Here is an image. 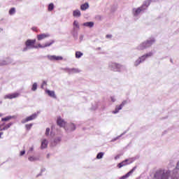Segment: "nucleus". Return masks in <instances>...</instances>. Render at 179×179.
<instances>
[{
    "mask_svg": "<svg viewBox=\"0 0 179 179\" xmlns=\"http://www.w3.org/2000/svg\"><path fill=\"white\" fill-rule=\"evenodd\" d=\"M170 177V171L164 169H158L154 173V179H169Z\"/></svg>",
    "mask_w": 179,
    "mask_h": 179,
    "instance_id": "nucleus-1",
    "label": "nucleus"
},
{
    "mask_svg": "<svg viewBox=\"0 0 179 179\" xmlns=\"http://www.w3.org/2000/svg\"><path fill=\"white\" fill-rule=\"evenodd\" d=\"M25 47L22 49L23 52H26V51H29V50H31L33 48H39L38 45H35L36 39H27L25 41Z\"/></svg>",
    "mask_w": 179,
    "mask_h": 179,
    "instance_id": "nucleus-2",
    "label": "nucleus"
},
{
    "mask_svg": "<svg viewBox=\"0 0 179 179\" xmlns=\"http://www.w3.org/2000/svg\"><path fill=\"white\" fill-rule=\"evenodd\" d=\"M79 30H80V25L79 24V21L74 20L73 22V30L71 31V34L76 40H78Z\"/></svg>",
    "mask_w": 179,
    "mask_h": 179,
    "instance_id": "nucleus-3",
    "label": "nucleus"
},
{
    "mask_svg": "<svg viewBox=\"0 0 179 179\" xmlns=\"http://www.w3.org/2000/svg\"><path fill=\"white\" fill-rule=\"evenodd\" d=\"M38 114H40L39 112L33 113L30 116H28L27 118L23 119L22 120V124H26V122H29V121H33V120H36L37 117H38Z\"/></svg>",
    "mask_w": 179,
    "mask_h": 179,
    "instance_id": "nucleus-4",
    "label": "nucleus"
},
{
    "mask_svg": "<svg viewBox=\"0 0 179 179\" xmlns=\"http://www.w3.org/2000/svg\"><path fill=\"white\" fill-rule=\"evenodd\" d=\"M64 129L67 134H69V132H73V131L76 129V125L73 123H68L64 127Z\"/></svg>",
    "mask_w": 179,
    "mask_h": 179,
    "instance_id": "nucleus-5",
    "label": "nucleus"
},
{
    "mask_svg": "<svg viewBox=\"0 0 179 179\" xmlns=\"http://www.w3.org/2000/svg\"><path fill=\"white\" fill-rule=\"evenodd\" d=\"M18 97H20V92H16L11 94H8L4 96V99H8L9 100H12V99H17Z\"/></svg>",
    "mask_w": 179,
    "mask_h": 179,
    "instance_id": "nucleus-6",
    "label": "nucleus"
},
{
    "mask_svg": "<svg viewBox=\"0 0 179 179\" xmlns=\"http://www.w3.org/2000/svg\"><path fill=\"white\" fill-rule=\"evenodd\" d=\"M12 125H13V123L12 122L6 124L3 127L2 125H0V139L2 138V135H3V132H2L1 131H6L7 129H9V127H12Z\"/></svg>",
    "mask_w": 179,
    "mask_h": 179,
    "instance_id": "nucleus-7",
    "label": "nucleus"
},
{
    "mask_svg": "<svg viewBox=\"0 0 179 179\" xmlns=\"http://www.w3.org/2000/svg\"><path fill=\"white\" fill-rule=\"evenodd\" d=\"M47 58L50 61H62V59H64V57H62V56L50 55L47 56Z\"/></svg>",
    "mask_w": 179,
    "mask_h": 179,
    "instance_id": "nucleus-8",
    "label": "nucleus"
},
{
    "mask_svg": "<svg viewBox=\"0 0 179 179\" xmlns=\"http://www.w3.org/2000/svg\"><path fill=\"white\" fill-rule=\"evenodd\" d=\"M12 62H13V60L10 58L0 59V66H3V65H9V64H12Z\"/></svg>",
    "mask_w": 179,
    "mask_h": 179,
    "instance_id": "nucleus-9",
    "label": "nucleus"
},
{
    "mask_svg": "<svg viewBox=\"0 0 179 179\" xmlns=\"http://www.w3.org/2000/svg\"><path fill=\"white\" fill-rule=\"evenodd\" d=\"M50 34L46 33V34H41L37 35V40L38 41H41L42 40H45V38H48L50 37Z\"/></svg>",
    "mask_w": 179,
    "mask_h": 179,
    "instance_id": "nucleus-10",
    "label": "nucleus"
},
{
    "mask_svg": "<svg viewBox=\"0 0 179 179\" xmlns=\"http://www.w3.org/2000/svg\"><path fill=\"white\" fill-rule=\"evenodd\" d=\"M127 104V101H124L120 105L117 106L115 110L113 111V114H117L120 111V110H122L124 106Z\"/></svg>",
    "mask_w": 179,
    "mask_h": 179,
    "instance_id": "nucleus-11",
    "label": "nucleus"
},
{
    "mask_svg": "<svg viewBox=\"0 0 179 179\" xmlns=\"http://www.w3.org/2000/svg\"><path fill=\"white\" fill-rule=\"evenodd\" d=\"M129 162V159H125L122 162L119 163L117 164L118 169H121L122 167H125V166H128V164H131V163H132V162Z\"/></svg>",
    "mask_w": 179,
    "mask_h": 179,
    "instance_id": "nucleus-12",
    "label": "nucleus"
},
{
    "mask_svg": "<svg viewBox=\"0 0 179 179\" xmlns=\"http://www.w3.org/2000/svg\"><path fill=\"white\" fill-rule=\"evenodd\" d=\"M64 71H66V72H68V73H79V72H80V70H79V69H69V68H66L64 69Z\"/></svg>",
    "mask_w": 179,
    "mask_h": 179,
    "instance_id": "nucleus-13",
    "label": "nucleus"
},
{
    "mask_svg": "<svg viewBox=\"0 0 179 179\" xmlns=\"http://www.w3.org/2000/svg\"><path fill=\"white\" fill-rule=\"evenodd\" d=\"M110 67L112 68V69L113 71H120V69H121L122 66L120 64L112 63L111 65H110Z\"/></svg>",
    "mask_w": 179,
    "mask_h": 179,
    "instance_id": "nucleus-14",
    "label": "nucleus"
},
{
    "mask_svg": "<svg viewBox=\"0 0 179 179\" xmlns=\"http://www.w3.org/2000/svg\"><path fill=\"white\" fill-rule=\"evenodd\" d=\"M61 141H62V136H56L52 143L53 146H57L58 143H61Z\"/></svg>",
    "mask_w": 179,
    "mask_h": 179,
    "instance_id": "nucleus-15",
    "label": "nucleus"
},
{
    "mask_svg": "<svg viewBox=\"0 0 179 179\" xmlns=\"http://www.w3.org/2000/svg\"><path fill=\"white\" fill-rule=\"evenodd\" d=\"M55 41H51V42L45 43L44 45L38 44V46L39 48H45L46 47H50V45H52L54 44Z\"/></svg>",
    "mask_w": 179,
    "mask_h": 179,
    "instance_id": "nucleus-16",
    "label": "nucleus"
},
{
    "mask_svg": "<svg viewBox=\"0 0 179 179\" xmlns=\"http://www.w3.org/2000/svg\"><path fill=\"white\" fill-rule=\"evenodd\" d=\"M136 170V166H134L130 171H129L127 173H126L124 176H122L120 178V179H126L128 178V177H129V176H131V174H132V173H134V171Z\"/></svg>",
    "mask_w": 179,
    "mask_h": 179,
    "instance_id": "nucleus-17",
    "label": "nucleus"
},
{
    "mask_svg": "<svg viewBox=\"0 0 179 179\" xmlns=\"http://www.w3.org/2000/svg\"><path fill=\"white\" fill-rule=\"evenodd\" d=\"M47 146H48V141L44 138L41 141V149H47Z\"/></svg>",
    "mask_w": 179,
    "mask_h": 179,
    "instance_id": "nucleus-18",
    "label": "nucleus"
},
{
    "mask_svg": "<svg viewBox=\"0 0 179 179\" xmlns=\"http://www.w3.org/2000/svg\"><path fill=\"white\" fill-rule=\"evenodd\" d=\"M45 93L50 96V97H52V99H57V95H55V92L51 91L50 90H46Z\"/></svg>",
    "mask_w": 179,
    "mask_h": 179,
    "instance_id": "nucleus-19",
    "label": "nucleus"
},
{
    "mask_svg": "<svg viewBox=\"0 0 179 179\" xmlns=\"http://www.w3.org/2000/svg\"><path fill=\"white\" fill-rule=\"evenodd\" d=\"M152 55H153V53L149 52L139 57V59L141 61V62H143V61H145L146 58H149V57H152Z\"/></svg>",
    "mask_w": 179,
    "mask_h": 179,
    "instance_id": "nucleus-20",
    "label": "nucleus"
},
{
    "mask_svg": "<svg viewBox=\"0 0 179 179\" xmlns=\"http://www.w3.org/2000/svg\"><path fill=\"white\" fill-rule=\"evenodd\" d=\"M57 125H59V127L65 128V127L66 125V123L65 122V120H64L61 118H58L57 119Z\"/></svg>",
    "mask_w": 179,
    "mask_h": 179,
    "instance_id": "nucleus-21",
    "label": "nucleus"
},
{
    "mask_svg": "<svg viewBox=\"0 0 179 179\" xmlns=\"http://www.w3.org/2000/svg\"><path fill=\"white\" fill-rule=\"evenodd\" d=\"M81 15H82V13H80V10H75L73 11V16L74 17H80Z\"/></svg>",
    "mask_w": 179,
    "mask_h": 179,
    "instance_id": "nucleus-22",
    "label": "nucleus"
},
{
    "mask_svg": "<svg viewBox=\"0 0 179 179\" xmlns=\"http://www.w3.org/2000/svg\"><path fill=\"white\" fill-rule=\"evenodd\" d=\"M148 45L146 44V42H143L138 47V50H145V48H148Z\"/></svg>",
    "mask_w": 179,
    "mask_h": 179,
    "instance_id": "nucleus-23",
    "label": "nucleus"
},
{
    "mask_svg": "<svg viewBox=\"0 0 179 179\" xmlns=\"http://www.w3.org/2000/svg\"><path fill=\"white\" fill-rule=\"evenodd\" d=\"M89 3H85L80 6L81 10H86V9H89Z\"/></svg>",
    "mask_w": 179,
    "mask_h": 179,
    "instance_id": "nucleus-24",
    "label": "nucleus"
},
{
    "mask_svg": "<svg viewBox=\"0 0 179 179\" xmlns=\"http://www.w3.org/2000/svg\"><path fill=\"white\" fill-rule=\"evenodd\" d=\"M155 43V39H150L147 41H145V44L147 45V47H150L153 43Z\"/></svg>",
    "mask_w": 179,
    "mask_h": 179,
    "instance_id": "nucleus-25",
    "label": "nucleus"
},
{
    "mask_svg": "<svg viewBox=\"0 0 179 179\" xmlns=\"http://www.w3.org/2000/svg\"><path fill=\"white\" fill-rule=\"evenodd\" d=\"M12 118H15V117L9 115L6 117L1 118V121H9L10 120H12Z\"/></svg>",
    "mask_w": 179,
    "mask_h": 179,
    "instance_id": "nucleus-26",
    "label": "nucleus"
},
{
    "mask_svg": "<svg viewBox=\"0 0 179 179\" xmlns=\"http://www.w3.org/2000/svg\"><path fill=\"white\" fill-rule=\"evenodd\" d=\"M82 57H83V53H82V52H80V51L76 52V58L79 59V58H82Z\"/></svg>",
    "mask_w": 179,
    "mask_h": 179,
    "instance_id": "nucleus-27",
    "label": "nucleus"
},
{
    "mask_svg": "<svg viewBox=\"0 0 179 179\" xmlns=\"http://www.w3.org/2000/svg\"><path fill=\"white\" fill-rule=\"evenodd\" d=\"M28 160L29 162H37V160H38V157L31 156V157H28Z\"/></svg>",
    "mask_w": 179,
    "mask_h": 179,
    "instance_id": "nucleus-28",
    "label": "nucleus"
},
{
    "mask_svg": "<svg viewBox=\"0 0 179 179\" xmlns=\"http://www.w3.org/2000/svg\"><path fill=\"white\" fill-rule=\"evenodd\" d=\"M143 9H142V7L136 9L135 13H134V15L137 16V15H139V13H141V12L143 11Z\"/></svg>",
    "mask_w": 179,
    "mask_h": 179,
    "instance_id": "nucleus-29",
    "label": "nucleus"
},
{
    "mask_svg": "<svg viewBox=\"0 0 179 179\" xmlns=\"http://www.w3.org/2000/svg\"><path fill=\"white\" fill-rule=\"evenodd\" d=\"M15 13H16V8H11L9 10V15H15Z\"/></svg>",
    "mask_w": 179,
    "mask_h": 179,
    "instance_id": "nucleus-30",
    "label": "nucleus"
},
{
    "mask_svg": "<svg viewBox=\"0 0 179 179\" xmlns=\"http://www.w3.org/2000/svg\"><path fill=\"white\" fill-rule=\"evenodd\" d=\"M32 92H36L37 90V83H34L31 87Z\"/></svg>",
    "mask_w": 179,
    "mask_h": 179,
    "instance_id": "nucleus-31",
    "label": "nucleus"
},
{
    "mask_svg": "<svg viewBox=\"0 0 179 179\" xmlns=\"http://www.w3.org/2000/svg\"><path fill=\"white\" fill-rule=\"evenodd\" d=\"M48 10L51 12L52 10H54V3H50L48 5Z\"/></svg>",
    "mask_w": 179,
    "mask_h": 179,
    "instance_id": "nucleus-32",
    "label": "nucleus"
},
{
    "mask_svg": "<svg viewBox=\"0 0 179 179\" xmlns=\"http://www.w3.org/2000/svg\"><path fill=\"white\" fill-rule=\"evenodd\" d=\"M103 156H104V152H99L96 155V159H103Z\"/></svg>",
    "mask_w": 179,
    "mask_h": 179,
    "instance_id": "nucleus-33",
    "label": "nucleus"
},
{
    "mask_svg": "<svg viewBox=\"0 0 179 179\" xmlns=\"http://www.w3.org/2000/svg\"><path fill=\"white\" fill-rule=\"evenodd\" d=\"M25 127H26L27 129H28V131H29V129H31V127H33V124H26Z\"/></svg>",
    "mask_w": 179,
    "mask_h": 179,
    "instance_id": "nucleus-34",
    "label": "nucleus"
},
{
    "mask_svg": "<svg viewBox=\"0 0 179 179\" xmlns=\"http://www.w3.org/2000/svg\"><path fill=\"white\" fill-rule=\"evenodd\" d=\"M141 62L142 61H141L140 59H138L135 62V64H134L135 66H138V65H139V64H141Z\"/></svg>",
    "mask_w": 179,
    "mask_h": 179,
    "instance_id": "nucleus-35",
    "label": "nucleus"
},
{
    "mask_svg": "<svg viewBox=\"0 0 179 179\" xmlns=\"http://www.w3.org/2000/svg\"><path fill=\"white\" fill-rule=\"evenodd\" d=\"M83 26H85L86 27H90V22H85L83 24Z\"/></svg>",
    "mask_w": 179,
    "mask_h": 179,
    "instance_id": "nucleus-36",
    "label": "nucleus"
},
{
    "mask_svg": "<svg viewBox=\"0 0 179 179\" xmlns=\"http://www.w3.org/2000/svg\"><path fill=\"white\" fill-rule=\"evenodd\" d=\"M47 85V81H43L41 87V89H44V86Z\"/></svg>",
    "mask_w": 179,
    "mask_h": 179,
    "instance_id": "nucleus-37",
    "label": "nucleus"
},
{
    "mask_svg": "<svg viewBox=\"0 0 179 179\" xmlns=\"http://www.w3.org/2000/svg\"><path fill=\"white\" fill-rule=\"evenodd\" d=\"M48 135H50V128L48 127L45 131V136H48Z\"/></svg>",
    "mask_w": 179,
    "mask_h": 179,
    "instance_id": "nucleus-38",
    "label": "nucleus"
},
{
    "mask_svg": "<svg viewBox=\"0 0 179 179\" xmlns=\"http://www.w3.org/2000/svg\"><path fill=\"white\" fill-rule=\"evenodd\" d=\"M33 150H34V147L32 146L28 150V153H31V152H33Z\"/></svg>",
    "mask_w": 179,
    "mask_h": 179,
    "instance_id": "nucleus-39",
    "label": "nucleus"
},
{
    "mask_svg": "<svg viewBox=\"0 0 179 179\" xmlns=\"http://www.w3.org/2000/svg\"><path fill=\"white\" fill-rule=\"evenodd\" d=\"M24 153H26L25 150H22L20 152V156H23L24 155Z\"/></svg>",
    "mask_w": 179,
    "mask_h": 179,
    "instance_id": "nucleus-40",
    "label": "nucleus"
},
{
    "mask_svg": "<svg viewBox=\"0 0 179 179\" xmlns=\"http://www.w3.org/2000/svg\"><path fill=\"white\" fill-rule=\"evenodd\" d=\"M145 5H146V6H149V5H150V1L148 0V1H145Z\"/></svg>",
    "mask_w": 179,
    "mask_h": 179,
    "instance_id": "nucleus-41",
    "label": "nucleus"
},
{
    "mask_svg": "<svg viewBox=\"0 0 179 179\" xmlns=\"http://www.w3.org/2000/svg\"><path fill=\"white\" fill-rule=\"evenodd\" d=\"M32 30L33 31H37V27H32Z\"/></svg>",
    "mask_w": 179,
    "mask_h": 179,
    "instance_id": "nucleus-42",
    "label": "nucleus"
},
{
    "mask_svg": "<svg viewBox=\"0 0 179 179\" xmlns=\"http://www.w3.org/2000/svg\"><path fill=\"white\" fill-rule=\"evenodd\" d=\"M111 37H113V36H111L110 34L106 35V38H111Z\"/></svg>",
    "mask_w": 179,
    "mask_h": 179,
    "instance_id": "nucleus-43",
    "label": "nucleus"
},
{
    "mask_svg": "<svg viewBox=\"0 0 179 179\" xmlns=\"http://www.w3.org/2000/svg\"><path fill=\"white\" fill-rule=\"evenodd\" d=\"M83 40V35L80 36V41H82Z\"/></svg>",
    "mask_w": 179,
    "mask_h": 179,
    "instance_id": "nucleus-44",
    "label": "nucleus"
},
{
    "mask_svg": "<svg viewBox=\"0 0 179 179\" xmlns=\"http://www.w3.org/2000/svg\"><path fill=\"white\" fill-rule=\"evenodd\" d=\"M94 25V23L92 22H90V27H93Z\"/></svg>",
    "mask_w": 179,
    "mask_h": 179,
    "instance_id": "nucleus-45",
    "label": "nucleus"
},
{
    "mask_svg": "<svg viewBox=\"0 0 179 179\" xmlns=\"http://www.w3.org/2000/svg\"><path fill=\"white\" fill-rule=\"evenodd\" d=\"M111 100H112V101L114 103V101H115V99H114V98H113V97H111Z\"/></svg>",
    "mask_w": 179,
    "mask_h": 179,
    "instance_id": "nucleus-46",
    "label": "nucleus"
},
{
    "mask_svg": "<svg viewBox=\"0 0 179 179\" xmlns=\"http://www.w3.org/2000/svg\"><path fill=\"white\" fill-rule=\"evenodd\" d=\"M2 31H3V29L0 28V33H2Z\"/></svg>",
    "mask_w": 179,
    "mask_h": 179,
    "instance_id": "nucleus-47",
    "label": "nucleus"
},
{
    "mask_svg": "<svg viewBox=\"0 0 179 179\" xmlns=\"http://www.w3.org/2000/svg\"><path fill=\"white\" fill-rule=\"evenodd\" d=\"M0 125H2V128H3V127H5V123H3V124H1Z\"/></svg>",
    "mask_w": 179,
    "mask_h": 179,
    "instance_id": "nucleus-48",
    "label": "nucleus"
},
{
    "mask_svg": "<svg viewBox=\"0 0 179 179\" xmlns=\"http://www.w3.org/2000/svg\"><path fill=\"white\" fill-rule=\"evenodd\" d=\"M17 1H23V0H17Z\"/></svg>",
    "mask_w": 179,
    "mask_h": 179,
    "instance_id": "nucleus-49",
    "label": "nucleus"
},
{
    "mask_svg": "<svg viewBox=\"0 0 179 179\" xmlns=\"http://www.w3.org/2000/svg\"><path fill=\"white\" fill-rule=\"evenodd\" d=\"M1 113H0V117H1Z\"/></svg>",
    "mask_w": 179,
    "mask_h": 179,
    "instance_id": "nucleus-50",
    "label": "nucleus"
},
{
    "mask_svg": "<svg viewBox=\"0 0 179 179\" xmlns=\"http://www.w3.org/2000/svg\"><path fill=\"white\" fill-rule=\"evenodd\" d=\"M173 179H177V178H173Z\"/></svg>",
    "mask_w": 179,
    "mask_h": 179,
    "instance_id": "nucleus-51",
    "label": "nucleus"
}]
</instances>
